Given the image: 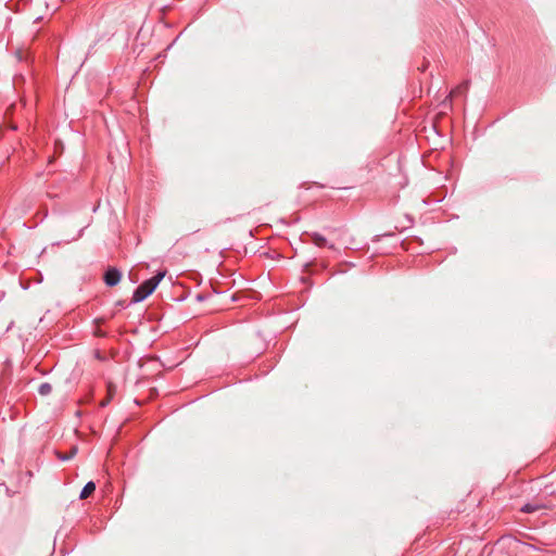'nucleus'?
I'll list each match as a JSON object with an SVG mask.
<instances>
[{
  "instance_id": "obj_4",
  "label": "nucleus",
  "mask_w": 556,
  "mask_h": 556,
  "mask_svg": "<svg viewBox=\"0 0 556 556\" xmlns=\"http://www.w3.org/2000/svg\"><path fill=\"white\" fill-rule=\"evenodd\" d=\"M96 490V483L93 481H89L85 484L83 490L80 491L79 498H87L93 491Z\"/></svg>"
},
{
  "instance_id": "obj_9",
  "label": "nucleus",
  "mask_w": 556,
  "mask_h": 556,
  "mask_svg": "<svg viewBox=\"0 0 556 556\" xmlns=\"http://www.w3.org/2000/svg\"><path fill=\"white\" fill-rule=\"evenodd\" d=\"M85 228H81L78 230L77 236L72 239V241H75L83 237ZM66 242H71V240H67Z\"/></svg>"
},
{
  "instance_id": "obj_7",
  "label": "nucleus",
  "mask_w": 556,
  "mask_h": 556,
  "mask_svg": "<svg viewBox=\"0 0 556 556\" xmlns=\"http://www.w3.org/2000/svg\"><path fill=\"white\" fill-rule=\"evenodd\" d=\"M52 386L49 382H42L38 388V393L42 396H47L51 393Z\"/></svg>"
},
{
  "instance_id": "obj_8",
  "label": "nucleus",
  "mask_w": 556,
  "mask_h": 556,
  "mask_svg": "<svg viewBox=\"0 0 556 556\" xmlns=\"http://www.w3.org/2000/svg\"><path fill=\"white\" fill-rule=\"evenodd\" d=\"M244 299H245V301H247L248 299L258 300V299H260V294H258V293H256V292H254V291H252L251 293H249V291L245 289V295H244Z\"/></svg>"
},
{
  "instance_id": "obj_10",
  "label": "nucleus",
  "mask_w": 556,
  "mask_h": 556,
  "mask_svg": "<svg viewBox=\"0 0 556 556\" xmlns=\"http://www.w3.org/2000/svg\"><path fill=\"white\" fill-rule=\"evenodd\" d=\"M462 88V86L457 87L455 90L452 91V93L455 94L456 92H460Z\"/></svg>"
},
{
  "instance_id": "obj_6",
  "label": "nucleus",
  "mask_w": 556,
  "mask_h": 556,
  "mask_svg": "<svg viewBox=\"0 0 556 556\" xmlns=\"http://www.w3.org/2000/svg\"><path fill=\"white\" fill-rule=\"evenodd\" d=\"M77 452H78V448L76 446H73L71 448L70 453L62 454V453L58 452L56 455L60 460L66 462V460L72 459L77 454Z\"/></svg>"
},
{
  "instance_id": "obj_3",
  "label": "nucleus",
  "mask_w": 556,
  "mask_h": 556,
  "mask_svg": "<svg viewBox=\"0 0 556 556\" xmlns=\"http://www.w3.org/2000/svg\"><path fill=\"white\" fill-rule=\"evenodd\" d=\"M309 237H311L312 241L314 242V244L319 248L328 247L329 249H334V245L328 244L327 239L318 232H312V233H309Z\"/></svg>"
},
{
  "instance_id": "obj_1",
  "label": "nucleus",
  "mask_w": 556,
  "mask_h": 556,
  "mask_svg": "<svg viewBox=\"0 0 556 556\" xmlns=\"http://www.w3.org/2000/svg\"><path fill=\"white\" fill-rule=\"evenodd\" d=\"M165 276V271H159L155 276L150 279L143 281L139 287H137L134 291L131 303L137 304L144 301L150 294L154 292L157 288L159 283Z\"/></svg>"
},
{
  "instance_id": "obj_2",
  "label": "nucleus",
  "mask_w": 556,
  "mask_h": 556,
  "mask_svg": "<svg viewBox=\"0 0 556 556\" xmlns=\"http://www.w3.org/2000/svg\"><path fill=\"white\" fill-rule=\"evenodd\" d=\"M103 279L108 287H114L121 281L122 273L116 267H110L104 273Z\"/></svg>"
},
{
  "instance_id": "obj_5",
  "label": "nucleus",
  "mask_w": 556,
  "mask_h": 556,
  "mask_svg": "<svg viewBox=\"0 0 556 556\" xmlns=\"http://www.w3.org/2000/svg\"><path fill=\"white\" fill-rule=\"evenodd\" d=\"M541 508H544L543 505L538 503H527L522 506L521 511L530 514L540 510Z\"/></svg>"
}]
</instances>
